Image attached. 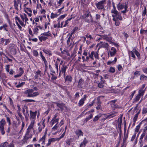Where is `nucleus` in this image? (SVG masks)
I'll list each match as a JSON object with an SVG mask.
<instances>
[{
	"label": "nucleus",
	"instance_id": "6ab92c4d",
	"mask_svg": "<svg viewBox=\"0 0 147 147\" xmlns=\"http://www.w3.org/2000/svg\"><path fill=\"white\" fill-rule=\"evenodd\" d=\"M97 100V102L96 103L97 106L96 107V108L97 110H98L101 108V102L99 99L98 98Z\"/></svg>",
	"mask_w": 147,
	"mask_h": 147
},
{
	"label": "nucleus",
	"instance_id": "49530a36",
	"mask_svg": "<svg viewBox=\"0 0 147 147\" xmlns=\"http://www.w3.org/2000/svg\"><path fill=\"white\" fill-rule=\"evenodd\" d=\"M59 126L60 125L58 124H56L53 127L52 130L54 131L56 130Z\"/></svg>",
	"mask_w": 147,
	"mask_h": 147
},
{
	"label": "nucleus",
	"instance_id": "69168bd1",
	"mask_svg": "<svg viewBox=\"0 0 147 147\" xmlns=\"http://www.w3.org/2000/svg\"><path fill=\"white\" fill-rule=\"evenodd\" d=\"M71 140L72 139L70 138L67 140L66 141V143L69 145H70L71 144Z\"/></svg>",
	"mask_w": 147,
	"mask_h": 147
},
{
	"label": "nucleus",
	"instance_id": "39448f33",
	"mask_svg": "<svg viewBox=\"0 0 147 147\" xmlns=\"http://www.w3.org/2000/svg\"><path fill=\"white\" fill-rule=\"evenodd\" d=\"M94 56L96 59H98V54L97 52L92 51L90 53H88V56L92 60H94Z\"/></svg>",
	"mask_w": 147,
	"mask_h": 147
},
{
	"label": "nucleus",
	"instance_id": "72a5a7b5",
	"mask_svg": "<svg viewBox=\"0 0 147 147\" xmlns=\"http://www.w3.org/2000/svg\"><path fill=\"white\" fill-rule=\"evenodd\" d=\"M46 138V135H44L40 139L39 142L40 143L41 142V144H45V140Z\"/></svg>",
	"mask_w": 147,
	"mask_h": 147
},
{
	"label": "nucleus",
	"instance_id": "412c9836",
	"mask_svg": "<svg viewBox=\"0 0 147 147\" xmlns=\"http://www.w3.org/2000/svg\"><path fill=\"white\" fill-rule=\"evenodd\" d=\"M65 82L67 81L69 83H71L72 82V78L70 76L67 75L65 77Z\"/></svg>",
	"mask_w": 147,
	"mask_h": 147
},
{
	"label": "nucleus",
	"instance_id": "2f4dec72",
	"mask_svg": "<svg viewBox=\"0 0 147 147\" xmlns=\"http://www.w3.org/2000/svg\"><path fill=\"white\" fill-rule=\"evenodd\" d=\"M42 51L45 53L47 54L49 56H51L52 55V52L50 50L44 49Z\"/></svg>",
	"mask_w": 147,
	"mask_h": 147
},
{
	"label": "nucleus",
	"instance_id": "393cba45",
	"mask_svg": "<svg viewBox=\"0 0 147 147\" xmlns=\"http://www.w3.org/2000/svg\"><path fill=\"white\" fill-rule=\"evenodd\" d=\"M84 81L82 78L80 79L78 83V86L80 88H82V85L84 84Z\"/></svg>",
	"mask_w": 147,
	"mask_h": 147
},
{
	"label": "nucleus",
	"instance_id": "1a4fd4ad",
	"mask_svg": "<svg viewBox=\"0 0 147 147\" xmlns=\"http://www.w3.org/2000/svg\"><path fill=\"white\" fill-rule=\"evenodd\" d=\"M40 55V58H41L42 60L44 62L45 66L46 68H47L48 67V62L46 60L45 57L43 55L41 51H40L39 53Z\"/></svg>",
	"mask_w": 147,
	"mask_h": 147
},
{
	"label": "nucleus",
	"instance_id": "f3484780",
	"mask_svg": "<svg viewBox=\"0 0 147 147\" xmlns=\"http://www.w3.org/2000/svg\"><path fill=\"white\" fill-rule=\"evenodd\" d=\"M109 52L111 56L112 57L115 54L117 51L115 48L112 47L111 49V51H109Z\"/></svg>",
	"mask_w": 147,
	"mask_h": 147
},
{
	"label": "nucleus",
	"instance_id": "f03ea898",
	"mask_svg": "<svg viewBox=\"0 0 147 147\" xmlns=\"http://www.w3.org/2000/svg\"><path fill=\"white\" fill-rule=\"evenodd\" d=\"M34 90L33 89H28L24 92V93L27 95V96L29 97H33L39 95L38 92H33Z\"/></svg>",
	"mask_w": 147,
	"mask_h": 147
},
{
	"label": "nucleus",
	"instance_id": "680f3d73",
	"mask_svg": "<svg viewBox=\"0 0 147 147\" xmlns=\"http://www.w3.org/2000/svg\"><path fill=\"white\" fill-rule=\"evenodd\" d=\"M25 102H35V101L34 100L32 99H26L24 100Z\"/></svg>",
	"mask_w": 147,
	"mask_h": 147
},
{
	"label": "nucleus",
	"instance_id": "864d4df0",
	"mask_svg": "<svg viewBox=\"0 0 147 147\" xmlns=\"http://www.w3.org/2000/svg\"><path fill=\"white\" fill-rule=\"evenodd\" d=\"M78 29V28L77 27H75L74 29L72 30L71 33L70 35L72 36V34H73L75 32V31L77 30Z\"/></svg>",
	"mask_w": 147,
	"mask_h": 147
},
{
	"label": "nucleus",
	"instance_id": "20e7f679",
	"mask_svg": "<svg viewBox=\"0 0 147 147\" xmlns=\"http://www.w3.org/2000/svg\"><path fill=\"white\" fill-rule=\"evenodd\" d=\"M5 123V120L2 119L0 121V131L1 134L3 135L5 134L4 126Z\"/></svg>",
	"mask_w": 147,
	"mask_h": 147
},
{
	"label": "nucleus",
	"instance_id": "6e6d98bb",
	"mask_svg": "<svg viewBox=\"0 0 147 147\" xmlns=\"http://www.w3.org/2000/svg\"><path fill=\"white\" fill-rule=\"evenodd\" d=\"M66 132V130H65V131L61 135V136L58 138H57L58 140L59 141L64 136Z\"/></svg>",
	"mask_w": 147,
	"mask_h": 147
},
{
	"label": "nucleus",
	"instance_id": "8fccbe9b",
	"mask_svg": "<svg viewBox=\"0 0 147 147\" xmlns=\"http://www.w3.org/2000/svg\"><path fill=\"white\" fill-rule=\"evenodd\" d=\"M134 53V51H133V49L132 50V51H129V53L131 55L132 57L133 58H135V56Z\"/></svg>",
	"mask_w": 147,
	"mask_h": 147
},
{
	"label": "nucleus",
	"instance_id": "3c124183",
	"mask_svg": "<svg viewBox=\"0 0 147 147\" xmlns=\"http://www.w3.org/2000/svg\"><path fill=\"white\" fill-rule=\"evenodd\" d=\"M140 34H147V30H144L141 29L140 31Z\"/></svg>",
	"mask_w": 147,
	"mask_h": 147
},
{
	"label": "nucleus",
	"instance_id": "5fc2aeb1",
	"mask_svg": "<svg viewBox=\"0 0 147 147\" xmlns=\"http://www.w3.org/2000/svg\"><path fill=\"white\" fill-rule=\"evenodd\" d=\"M140 94H138L137 95L136 97L135 98V101H138L140 99Z\"/></svg>",
	"mask_w": 147,
	"mask_h": 147
},
{
	"label": "nucleus",
	"instance_id": "4468645a",
	"mask_svg": "<svg viewBox=\"0 0 147 147\" xmlns=\"http://www.w3.org/2000/svg\"><path fill=\"white\" fill-rule=\"evenodd\" d=\"M45 120L44 119L41 122L42 124H41L38 128V130L39 132H40L42 130V129L44 128L45 127Z\"/></svg>",
	"mask_w": 147,
	"mask_h": 147
},
{
	"label": "nucleus",
	"instance_id": "79ce46f5",
	"mask_svg": "<svg viewBox=\"0 0 147 147\" xmlns=\"http://www.w3.org/2000/svg\"><path fill=\"white\" fill-rule=\"evenodd\" d=\"M140 79L141 80H147V77L143 74H142L140 76Z\"/></svg>",
	"mask_w": 147,
	"mask_h": 147
},
{
	"label": "nucleus",
	"instance_id": "bf43d9fd",
	"mask_svg": "<svg viewBox=\"0 0 147 147\" xmlns=\"http://www.w3.org/2000/svg\"><path fill=\"white\" fill-rule=\"evenodd\" d=\"M10 65H7L6 66L5 68L6 71L7 72H9V71Z\"/></svg>",
	"mask_w": 147,
	"mask_h": 147
},
{
	"label": "nucleus",
	"instance_id": "a878e982",
	"mask_svg": "<svg viewBox=\"0 0 147 147\" xmlns=\"http://www.w3.org/2000/svg\"><path fill=\"white\" fill-rule=\"evenodd\" d=\"M88 143V140L85 138L83 142L81 143L80 147H85L86 144Z\"/></svg>",
	"mask_w": 147,
	"mask_h": 147
},
{
	"label": "nucleus",
	"instance_id": "c85d7f7f",
	"mask_svg": "<svg viewBox=\"0 0 147 147\" xmlns=\"http://www.w3.org/2000/svg\"><path fill=\"white\" fill-rule=\"evenodd\" d=\"M38 38L39 40L41 42L42 41H45L48 39L47 37L41 36V35L40 36H38Z\"/></svg>",
	"mask_w": 147,
	"mask_h": 147
},
{
	"label": "nucleus",
	"instance_id": "bb28decb",
	"mask_svg": "<svg viewBox=\"0 0 147 147\" xmlns=\"http://www.w3.org/2000/svg\"><path fill=\"white\" fill-rule=\"evenodd\" d=\"M13 2L14 3V6L16 9L17 10H18V5L20 3H21L20 0H19V1L17 0V1L16 0H14Z\"/></svg>",
	"mask_w": 147,
	"mask_h": 147
},
{
	"label": "nucleus",
	"instance_id": "603ef678",
	"mask_svg": "<svg viewBox=\"0 0 147 147\" xmlns=\"http://www.w3.org/2000/svg\"><path fill=\"white\" fill-rule=\"evenodd\" d=\"M109 72L113 73L115 72V68L113 67H111L109 70Z\"/></svg>",
	"mask_w": 147,
	"mask_h": 147
},
{
	"label": "nucleus",
	"instance_id": "7ed1b4c3",
	"mask_svg": "<svg viewBox=\"0 0 147 147\" xmlns=\"http://www.w3.org/2000/svg\"><path fill=\"white\" fill-rule=\"evenodd\" d=\"M106 4V0H102L95 3V5L98 9L105 10Z\"/></svg>",
	"mask_w": 147,
	"mask_h": 147
},
{
	"label": "nucleus",
	"instance_id": "e433bc0d",
	"mask_svg": "<svg viewBox=\"0 0 147 147\" xmlns=\"http://www.w3.org/2000/svg\"><path fill=\"white\" fill-rule=\"evenodd\" d=\"M41 36H45L47 37L51 36V34L49 31L47 32H45L41 34Z\"/></svg>",
	"mask_w": 147,
	"mask_h": 147
},
{
	"label": "nucleus",
	"instance_id": "cd10ccee",
	"mask_svg": "<svg viewBox=\"0 0 147 147\" xmlns=\"http://www.w3.org/2000/svg\"><path fill=\"white\" fill-rule=\"evenodd\" d=\"M29 139L24 136L23 140L20 142V144L21 145H23L27 143V140Z\"/></svg>",
	"mask_w": 147,
	"mask_h": 147
},
{
	"label": "nucleus",
	"instance_id": "f704fd0d",
	"mask_svg": "<svg viewBox=\"0 0 147 147\" xmlns=\"http://www.w3.org/2000/svg\"><path fill=\"white\" fill-rule=\"evenodd\" d=\"M116 18H114L113 19V20L115 22V24L117 26H119L120 22L118 20L119 19L118 18H117V17H116Z\"/></svg>",
	"mask_w": 147,
	"mask_h": 147
},
{
	"label": "nucleus",
	"instance_id": "9d476101",
	"mask_svg": "<svg viewBox=\"0 0 147 147\" xmlns=\"http://www.w3.org/2000/svg\"><path fill=\"white\" fill-rule=\"evenodd\" d=\"M102 38L106 40L107 41H108L110 43H112V38L110 36H109L107 35H104L102 36Z\"/></svg>",
	"mask_w": 147,
	"mask_h": 147
},
{
	"label": "nucleus",
	"instance_id": "ddd939ff",
	"mask_svg": "<svg viewBox=\"0 0 147 147\" xmlns=\"http://www.w3.org/2000/svg\"><path fill=\"white\" fill-rule=\"evenodd\" d=\"M75 133L77 136L79 138L80 136H83L84 133L81 129H77L75 131Z\"/></svg>",
	"mask_w": 147,
	"mask_h": 147
},
{
	"label": "nucleus",
	"instance_id": "dca6fc26",
	"mask_svg": "<svg viewBox=\"0 0 147 147\" xmlns=\"http://www.w3.org/2000/svg\"><path fill=\"white\" fill-rule=\"evenodd\" d=\"M19 74L14 76V77L15 78H17L21 76L23 74L24 71L23 70V69L22 67L20 68L19 69Z\"/></svg>",
	"mask_w": 147,
	"mask_h": 147
},
{
	"label": "nucleus",
	"instance_id": "b1692460",
	"mask_svg": "<svg viewBox=\"0 0 147 147\" xmlns=\"http://www.w3.org/2000/svg\"><path fill=\"white\" fill-rule=\"evenodd\" d=\"M15 20L17 21L18 20L19 22L20 23V25L23 27H25L26 24H24L23 22L21 20L20 18L18 16H16L15 18Z\"/></svg>",
	"mask_w": 147,
	"mask_h": 147
},
{
	"label": "nucleus",
	"instance_id": "a18cd8bd",
	"mask_svg": "<svg viewBox=\"0 0 147 147\" xmlns=\"http://www.w3.org/2000/svg\"><path fill=\"white\" fill-rule=\"evenodd\" d=\"M58 16V15L57 13H54L53 12L51 13V19H53L57 17Z\"/></svg>",
	"mask_w": 147,
	"mask_h": 147
},
{
	"label": "nucleus",
	"instance_id": "4be33fe9",
	"mask_svg": "<svg viewBox=\"0 0 147 147\" xmlns=\"http://www.w3.org/2000/svg\"><path fill=\"white\" fill-rule=\"evenodd\" d=\"M59 120V118H58L57 119L52 118V120L51 121L52 126H53L55 123L58 124Z\"/></svg>",
	"mask_w": 147,
	"mask_h": 147
},
{
	"label": "nucleus",
	"instance_id": "4c0bfd02",
	"mask_svg": "<svg viewBox=\"0 0 147 147\" xmlns=\"http://www.w3.org/2000/svg\"><path fill=\"white\" fill-rule=\"evenodd\" d=\"M57 105L59 107L61 110H62L63 109L64 105L63 103H57Z\"/></svg>",
	"mask_w": 147,
	"mask_h": 147
},
{
	"label": "nucleus",
	"instance_id": "0e129e2a",
	"mask_svg": "<svg viewBox=\"0 0 147 147\" xmlns=\"http://www.w3.org/2000/svg\"><path fill=\"white\" fill-rule=\"evenodd\" d=\"M140 128V126L139 125H137L136 127V128H135V132H138V131Z\"/></svg>",
	"mask_w": 147,
	"mask_h": 147
},
{
	"label": "nucleus",
	"instance_id": "4d7b16f0",
	"mask_svg": "<svg viewBox=\"0 0 147 147\" xmlns=\"http://www.w3.org/2000/svg\"><path fill=\"white\" fill-rule=\"evenodd\" d=\"M146 7H144V10L142 14L143 16H145L146 13Z\"/></svg>",
	"mask_w": 147,
	"mask_h": 147
},
{
	"label": "nucleus",
	"instance_id": "5701e85b",
	"mask_svg": "<svg viewBox=\"0 0 147 147\" xmlns=\"http://www.w3.org/2000/svg\"><path fill=\"white\" fill-rule=\"evenodd\" d=\"M117 113L116 112H112L109 113V114L107 115L106 119L108 118H111V117H113L116 115Z\"/></svg>",
	"mask_w": 147,
	"mask_h": 147
},
{
	"label": "nucleus",
	"instance_id": "9b49d317",
	"mask_svg": "<svg viewBox=\"0 0 147 147\" xmlns=\"http://www.w3.org/2000/svg\"><path fill=\"white\" fill-rule=\"evenodd\" d=\"M30 120H35L37 114V111H36L35 112H33L31 111H30Z\"/></svg>",
	"mask_w": 147,
	"mask_h": 147
},
{
	"label": "nucleus",
	"instance_id": "13d9d810",
	"mask_svg": "<svg viewBox=\"0 0 147 147\" xmlns=\"http://www.w3.org/2000/svg\"><path fill=\"white\" fill-rule=\"evenodd\" d=\"M6 119L8 123V125H10L11 124V120L8 117H6Z\"/></svg>",
	"mask_w": 147,
	"mask_h": 147
},
{
	"label": "nucleus",
	"instance_id": "de8ad7c7",
	"mask_svg": "<svg viewBox=\"0 0 147 147\" xmlns=\"http://www.w3.org/2000/svg\"><path fill=\"white\" fill-rule=\"evenodd\" d=\"M92 116H93L92 114H90L88 117H87L85 119L84 121H85L86 122H87L90 119H91L92 118Z\"/></svg>",
	"mask_w": 147,
	"mask_h": 147
},
{
	"label": "nucleus",
	"instance_id": "ea45409f",
	"mask_svg": "<svg viewBox=\"0 0 147 147\" xmlns=\"http://www.w3.org/2000/svg\"><path fill=\"white\" fill-rule=\"evenodd\" d=\"M124 5L122 4H118L117 5V7L119 10L122 9L124 8Z\"/></svg>",
	"mask_w": 147,
	"mask_h": 147
},
{
	"label": "nucleus",
	"instance_id": "37998d69",
	"mask_svg": "<svg viewBox=\"0 0 147 147\" xmlns=\"http://www.w3.org/2000/svg\"><path fill=\"white\" fill-rule=\"evenodd\" d=\"M101 117V115H100L95 116L93 119V121L94 122H95L98 121L99 119Z\"/></svg>",
	"mask_w": 147,
	"mask_h": 147
},
{
	"label": "nucleus",
	"instance_id": "7c9ffc66",
	"mask_svg": "<svg viewBox=\"0 0 147 147\" xmlns=\"http://www.w3.org/2000/svg\"><path fill=\"white\" fill-rule=\"evenodd\" d=\"M67 68V67L66 66L63 65L62 67L61 68V70L59 74V76L60 75L61 73H65L66 69Z\"/></svg>",
	"mask_w": 147,
	"mask_h": 147
},
{
	"label": "nucleus",
	"instance_id": "6e6552de",
	"mask_svg": "<svg viewBox=\"0 0 147 147\" xmlns=\"http://www.w3.org/2000/svg\"><path fill=\"white\" fill-rule=\"evenodd\" d=\"M99 47L100 48H104L108 50L110 48V46L107 43L100 42L99 43Z\"/></svg>",
	"mask_w": 147,
	"mask_h": 147
},
{
	"label": "nucleus",
	"instance_id": "0eeeda50",
	"mask_svg": "<svg viewBox=\"0 0 147 147\" xmlns=\"http://www.w3.org/2000/svg\"><path fill=\"white\" fill-rule=\"evenodd\" d=\"M117 99L114 100H112L110 101V103L111 105V107L113 109L120 108V107L118 105L115 104V102L117 101Z\"/></svg>",
	"mask_w": 147,
	"mask_h": 147
},
{
	"label": "nucleus",
	"instance_id": "a211bd4d",
	"mask_svg": "<svg viewBox=\"0 0 147 147\" xmlns=\"http://www.w3.org/2000/svg\"><path fill=\"white\" fill-rule=\"evenodd\" d=\"M58 141L57 138H51L49 139L48 140V142L47 144V146H48L50 145L52 142H54L56 141Z\"/></svg>",
	"mask_w": 147,
	"mask_h": 147
},
{
	"label": "nucleus",
	"instance_id": "052dcab7",
	"mask_svg": "<svg viewBox=\"0 0 147 147\" xmlns=\"http://www.w3.org/2000/svg\"><path fill=\"white\" fill-rule=\"evenodd\" d=\"M128 136V135L127 134H124V138H123V142H125V141H126V140L127 139Z\"/></svg>",
	"mask_w": 147,
	"mask_h": 147
},
{
	"label": "nucleus",
	"instance_id": "774afa93",
	"mask_svg": "<svg viewBox=\"0 0 147 147\" xmlns=\"http://www.w3.org/2000/svg\"><path fill=\"white\" fill-rule=\"evenodd\" d=\"M147 113V108H143L142 109V113L143 114H145Z\"/></svg>",
	"mask_w": 147,
	"mask_h": 147
},
{
	"label": "nucleus",
	"instance_id": "c03bdc74",
	"mask_svg": "<svg viewBox=\"0 0 147 147\" xmlns=\"http://www.w3.org/2000/svg\"><path fill=\"white\" fill-rule=\"evenodd\" d=\"M8 143L7 142L2 143L0 145V147H5L6 146H8Z\"/></svg>",
	"mask_w": 147,
	"mask_h": 147
},
{
	"label": "nucleus",
	"instance_id": "a19ab883",
	"mask_svg": "<svg viewBox=\"0 0 147 147\" xmlns=\"http://www.w3.org/2000/svg\"><path fill=\"white\" fill-rule=\"evenodd\" d=\"M38 28L36 26L34 27L33 29L34 34L37 35L38 33Z\"/></svg>",
	"mask_w": 147,
	"mask_h": 147
},
{
	"label": "nucleus",
	"instance_id": "423d86ee",
	"mask_svg": "<svg viewBox=\"0 0 147 147\" xmlns=\"http://www.w3.org/2000/svg\"><path fill=\"white\" fill-rule=\"evenodd\" d=\"M32 130H33V129L28 128L24 136L29 139L31 138L32 136L31 131Z\"/></svg>",
	"mask_w": 147,
	"mask_h": 147
},
{
	"label": "nucleus",
	"instance_id": "e2e57ef3",
	"mask_svg": "<svg viewBox=\"0 0 147 147\" xmlns=\"http://www.w3.org/2000/svg\"><path fill=\"white\" fill-rule=\"evenodd\" d=\"M104 84V83L100 82L98 84V87L100 88H103L104 87V85H103Z\"/></svg>",
	"mask_w": 147,
	"mask_h": 147
},
{
	"label": "nucleus",
	"instance_id": "f257e3e1",
	"mask_svg": "<svg viewBox=\"0 0 147 147\" xmlns=\"http://www.w3.org/2000/svg\"><path fill=\"white\" fill-rule=\"evenodd\" d=\"M112 5L113 8L111 10V13H113L114 14L112 15V17L113 18L117 17V18H118L119 20H122V18L120 14L116 10L115 4L113 2H112Z\"/></svg>",
	"mask_w": 147,
	"mask_h": 147
},
{
	"label": "nucleus",
	"instance_id": "473e14b6",
	"mask_svg": "<svg viewBox=\"0 0 147 147\" xmlns=\"http://www.w3.org/2000/svg\"><path fill=\"white\" fill-rule=\"evenodd\" d=\"M31 121L30 125L28 128L33 129V127L34 126L35 120H30Z\"/></svg>",
	"mask_w": 147,
	"mask_h": 147
},
{
	"label": "nucleus",
	"instance_id": "aec40b11",
	"mask_svg": "<svg viewBox=\"0 0 147 147\" xmlns=\"http://www.w3.org/2000/svg\"><path fill=\"white\" fill-rule=\"evenodd\" d=\"M147 130V126L146 127L143 129V131L140 138V140H142L146 134V131Z\"/></svg>",
	"mask_w": 147,
	"mask_h": 147
},
{
	"label": "nucleus",
	"instance_id": "f8f14e48",
	"mask_svg": "<svg viewBox=\"0 0 147 147\" xmlns=\"http://www.w3.org/2000/svg\"><path fill=\"white\" fill-rule=\"evenodd\" d=\"M87 96L86 95H84V97L82 98L78 102V105L79 106H81L84 103V101L86 100Z\"/></svg>",
	"mask_w": 147,
	"mask_h": 147
},
{
	"label": "nucleus",
	"instance_id": "c9c22d12",
	"mask_svg": "<svg viewBox=\"0 0 147 147\" xmlns=\"http://www.w3.org/2000/svg\"><path fill=\"white\" fill-rule=\"evenodd\" d=\"M117 59L116 57L114 58V59L112 61H108L107 62L108 65H113L115 64L117 61Z\"/></svg>",
	"mask_w": 147,
	"mask_h": 147
},
{
	"label": "nucleus",
	"instance_id": "c756f323",
	"mask_svg": "<svg viewBox=\"0 0 147 147\" xmlns=\"http://www.w3.org/2000/svg\"><path fill=\"white\" fill-rule=\"evenodd\" d=\"M100 16L98 14H96L95 16V21L94 22L96 23L98 22L100 18Z\"/></svg>",
	"mask_w": 147,
	"mask_h": 147
},
{
	"label": "nucleus",
	"instance_id": "2eb2a0df",
	"mask_svg": "<svg viewBox=\"0 0 147 147\" xmlns=\"http://www.w3.org/2000/svg\"><path fill=\"white\" fill-rule=\"evenodd\" d=\"M20 16L23 22H25V23L28 24V23L27 22L28 21V20L26 14L24 13L23 15H20Z\"/></svg>",
	"mask_w": 147,
	"mask_h": 147
},
{
	"label": "nucleus",
	"instance_id": "09e8293b",
	"mask_svg": "<svg viewBox=\"0 0 147 147\" xmlns=\"http://www.w3.org/2000/svg\"><path fill=\"white\" fill-rule=\"evenodd\" d=\"M33 55L35 57H37L38 55V53L37 51L35 50H33L32 51Z\"/></svg>",
	"mask_w": 147,
	"mask_h": 147
},
{
	"label": "nucleus",
	"instance_id": "338daca9",
	"mask_svg": "<svg viewBox=\"0 0 147 147\" xmlns=\"http://www.w3.org/2000/svg\"><path fill=\"white\" fill-rule=\"evenodd\" d=\"M80 93L79 92H77L74 95L75 98H78L79 97Z\"/></svg>",
	"mask_w": 147,
	"mask_h": 147
},
{
	"label": "nucleus",
	"instance_id": "58836bf2",
	"mask_svg": "<svg viewBox=\"0 0 147 147\" xmlns=\"http://www.w3.org/2000/svg\"><path fill=\"white\" fill-rule=\"evenodd\" d=\"M133 51H134V53H135V54L137 56L138 58L139 59H140V53L136 49L134 48V47H133Z\"/></svg>",
	"mask_w": 147,
	"mask_h": 147
}]
</instances>
